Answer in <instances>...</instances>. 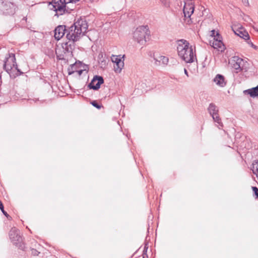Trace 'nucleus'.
Segmentation results:
<instances>
[{
  "label": "nucleus",
  "mask_w": 258,
  "mask_h": 258,
  "mask_svg": "<svg viewBox=\"0 0 258 258\" xmlns=\"http://www.w3.org/2000/svg\"><path fill=\"white\" fill-rule=\"evenodd\" d=\"M74 41L68 40V42L63 43L62 44V49L64 54L60 53V50L57 49L55 50V53L57 57L59 59H65L66 56H72L73 55V51L75 49V44Z\"/></svg>",
  "instance_id": "20e7f679"
},
{
  "label": "nucleus",
  "mask_w": 258,
  "mask_h": 258,
  "mask_svg": "<svg viewBox=\"0 0 258 258\" xmlns=\"http://www.w3.org/2000/svg\"><path fill=\"white\" fill-rule=\"evenodd\" d=\"M104 83L103 77L99 76H95L91 82L88 85L90 89L97 90L100 87V85Z\"/></svg>",
  "instance_id": "f8f14e48"
},
{
  "label": "nucleus",
  "mask_w": 258,
  "mask_h": 258,
  "mask_svg": "<svg viewBox=\"0 0 258 258\" xmlns=\"http://www.w3.org/2000/svg\"><path fill=\"white\" fill-rule=\"evenodd\" d=\"M73 3L72 0H53L50 4V9L56 12V15H61L65 11L66 5Z\"/></svg>",
  "instance_id": "423d86ee"
},
{
  "label": "nucleus",
  "mask_w": 258,
  "mask_h": 258,
  "mask_svg": "<svg viewBox=\"0 0 258 258\" xmlns=\"http://www.w3.org/2000/svg\"><path fill=\"white\" fill-rule=\"evenodd\" d=\"M155 64L157 66H159L161 64H167L168 62V58L165 56H158L154 57Z\"/></svg>",
  "instance_id": "f3484780"
},
{
  "label": "nucleus",
  "mask_w": 258,
  "mask_h": 258,
  "mask_svg": "<svg viewBox=\"0 0 258 258\" xmlns=\"http://www.w3.org/2000/svg\"><path fill=\"white\" fill-rule=\"evenodd\" d=\"M9 237L12 242L21 249H24L22 236L19 231L15 227L12 228L9 232Z\"/></svg>",
  "instance_id": "0eeeda50"
},
{
  "label": "nucleus",
  "mask_w": 258,
  "mask_h": 258,
  "mask_svg": "<svg viewBox=\"0 0 258 258\" xmlns=\"http://www.w3.org/2000/svg\"><path fill=\"white\" fill-rule=\"evenodd\" d=\"M82 70L79 71V74L80 75H81V73H82Z\"/></svg>",
  "instance_id": "7c9ffc66"
},
{
  "label": "nucleus",
  "mask_w": 258,
  "mask_h": 258,
  "mask_svg": "<svg viewBox=\"0 0 258 258\" xmlns=\"http://www.w3.org/2000/svg\"><path fill=\"white\" fill-rule=\"evenodd\" d=\"M31 251L32 254L34 256L38 255V253H39L37 250L35 249H32Z\"/></svg>",
  "instance_id": "b1692460"
},
{
  "label": "nucleus",
  "mask_w": 258,
  "mask_h": 258,
  "mask_svg": "<svg viewBox=\"0 0 258 258\" xmlns=\"http://www.w3.org/2000/svg\"><path fill=\"white\" fill-rule=\"evenodd\" d=\"M212 35H214V34H215V30H213V31H212Z\"/></svg>",
  "instance_id": "c85d7f7f"
},
{
  "label": "nucleus",
  "mask_w": 258,
  "mask_h": 258,
  "mask_svg": "<svg viewBox=\"0 0 258 258\" xmlns=\"http://www.w3.org/2000/svg\"><path fill=\"white\" fill-rule=\"evenodd\" d=\"M213 40L210 41V45L215 49H218L221 51H223L225 49V46L221 40V36L218 33H216V36H214Z\"/></svg>",
  "instance_id": "9d476101"
},
{
  "label": "nucleus",
  "mask_w": 258,
  "mask_h": 258,
  "mask_svg": "<svg viewBox=\"0 0 258 258\" xmlns=\"http://www.w3.org/2000/svg\"><path fill=\"white\" fill-rule=\"evenodd\" d=\"M91 104L97 108V109H100L101 108V105H99L96 101H93L91 102Z\"/></svg>",
  "instance_id": "4be33fe9"
},
{
  "label": "nucleus",
  "mask_w": 258,
  "mask_h": 258,
  "mask_svg": "<svg viewBox=\"0 0 258 258\" xmlns=\"http://www.w3.org/2000/svg\"><path fill=\"white\" fill-rule=\"evenodd\" d=\"M245 93L249 94L251 97H255L258 96V85L251 89L245 90Z\"/></svg>",
  "instance_id": "a211bd4d"
},
{
  "label": "nucleus",
  "mask_w": 258,
  "mask_h": 258,
  "mask_svg": "<svg viewBox=\"0 0 258 258\" xmlns=\"http://www.w3.org/2000/svg\"><path fill=\"white\" fill-rule=\"evenodd\" d=\"M0 209L1 210L3 213L7 217H9L8 213L4 210V206L2 202L0 201Z\"/></svg>",
  "instance_id": "412c9836"
},
{
  "label": "nucleus",
  "mask_w": 258,
  "mask_h": 258,
  "mask_svg": "<svg viewBox=\"0 0 258 258\" xmlns=\"http://www.w3.org/2000/svg\"><path fill=\"white\" fill-rule=\"evenodd\" d=\"M244 3H246V4H248V0H243V1Z\"/></svg>",
  "instance_id": "c756f323"
},
{
  "label": "nucleus",
  "mask_w": 258,
  "mask_h": 258,
  "mask_svg": "<svg viewBox=\"0 0 258 258\" xmlns=\"http://www.w3.org/2000/svg\"><path fill=\"white\" fill-rule=\"evenodd\" d=\"M247 41V43L250 45L252 47L254 48V49H256V46L255 45H254L253 43L250 41V40H249V39Z\"/></svg>",
  "instance_id": "a878e982"
},
{
  "label": "nucleus",
  "mask_w": 258,
  "mask_h": 258,
  "mask_svg": "<svg viewBox=\"0 0 258 258\" xmlns=\"http://www.w3.org/2000/svg\"><path fill=\"white\" fill-rule=\"evenodd\" d=\"M112 61L115 63V66H114V71L116 73H120L124 66L123 61L121 60L120 58L115 56L112 57Z\"/></svg>",
  "instance_id": "2eb2a0df"
},
{
  "label": "nucleus",
  "mask_w": 258,
  "mask_h": 258,
  "mask_svg": "<svg viewBox=\"0 0 258 258\" xmlns=\"http://www.w3.org/2000/svg\"><path fill=\"white\" fill-rule=\"evenodd\" d=\"M149 33L147 26H142L137 28L133 33V38L138 43L144 44L148 38Z\"/></svg>",
  "instance_id": "39448f33"
},
{
  "label": "nucleus",
  "mask_w": 258,
  "mask_h": 258,
  "mask_svg": "<svg viewBox=\"0 0 258 258\" xmlns=\"http://www.w3.org/2000/svg\"><path fill=\"white\" fill-rule=\"evenodd\" d=\"M243 63V60L237 56L234 57L231 61V64L233 68L236 70L237 73L240 72L243 69L242 66Z\"/></svg>",
  "instance_id": "ddd939ff"
},
{
  "label": "nucleus",
  "mask_w": 258,
  "mask_h": 258,
  "mask_svg": "<svg viewBox=\"0 0 258 258\" xmlns=\"http://www.w3.org/2000/svg\"><path fill=\"white\" fill-rule=\"evenodd\" d=\"M212 116V118H213L214 121L219 124V125H218L219 128H221V127L223 126V123L221 122V118H220V117L218 115V113L214 114Z\"/></svg>",
  "instance_id": "aec40b11"
},
{
  "label": "nucleus",
  "mask_w": 258,
  "mask_h": 258,
  "mask_svg": "<svg viewBox=\"0 0 258 258\" xmlns=\"http://www.w3.org/2000/svg\"><path fill=\"white\" fill-rule=\"evenodd\" d=\"M177 43V51L179 57L186 63L193 62L196 59L195 46L190 45L184 39L178 40Z\"/></svg>",
  "instance_id": "f257e3e1"
},
{
  "label": "nucleus",
  "mask_w": 258,
  "mask_h": 258,
  "mask_svg": "<svg viewBox=\"0 0 258 258\" xmlns=\"http://www.w3.org/2000/svg\"><path fill=\"white\" fill-rule=\"evenodd\" d=\"M67 29L65 25H59L54 30V36L57 40H59L61 38L65 33L67 34Z\"/></svg>",
  "instance_id": "4468645a"
},
{
  "label": "nucleus",
  "mask_w": 258,
  "mask_h": 258,
  "mask_svg": "<svg viewBox=\"0 0 258 258\" xmlns=\"http://www.w3.org/2000/svg\"><path fill=\"white\" fill-rule=\"evenodd\" d=\"M232 30L235 34L245 40L249 39V36L247 31L240 25H234Z\"/></svg>",
  "instance_id": "9b49d317"
},
{
  "label": "nucleus",
  "mask_w": 258,
  "mask_h": 258,
  "mask_svg": "<svg viewBox=\"0 0 258 258\" xmlns=\"http://www.w3.org/2000/svg\"><path fill=\"white\" fill-rule=\"evenodd\" d=\"M88 24L84 19H80L67 29L66 37L68 40L76 42L86 32Z\"/></svg>",
  "instance_id": "f03ea898"
},
{
  "label": "nucleus",
  "mask_w": 258,
  "mask_h": 258,
  "mask_svg": "<svg viewBox=\"0 0 258 258\" xmlns=\"http://www.w3.org/2000/svg\"><path fill=\"white\" fill-rule=\"evenodd\" d=\"M4 69L11 77L14 78L16 76L26 73L28 71L27 68L23 70L18 68L16 62L15 55L13 53H9L6 54L4 60Z\"/></svg>",
  "instance_id": "7ed1b4c3"
},
{
  "label": "nucleus",
  "mask_w": 258,
  "mask_h": 258,
  "mask_svg": "<svg viewBox=\"0 0 258 258\" xmlns=\"http://www.w3.org/2000/svg\"><path fill=\"white\" fill-rule=\"evenodd\" d=\"M255 170L257 172V174H258V164H257L255 166Z\"/></svg>",
  "instance_id": "cd10ccee"
},
{
  "label": "nucleus",
  "mask_w": 258,
  "mask_h": 258,
  "mask_svg": "<svg viewBox=\"0 0 258 258\" xmlns=\"http://www.w3.org/2000/svg\"><path fill=\"white\" fill-rule=\"evenodd\" d=\"M214 82L216 84L220 87H223L226 84V82L223 76L220 74H218L214 79Z\"/></svg>",
  "instance_id": "dca6fc26"
},
{
  "label": "nucleus",
  "mask_w": 258,
  "mask_h": 258,
  "mask_svg": "<svg viewBox=\"0 0 258 258\" xmlns=\"http://www.w3.org/2000/svg\"><path fill=\"white\" fill-rule=\"evenodd\" d=\"M184 74H185L187 76H188L187 71V70H186L185 69H184Z\"/></svg>",
  "instance_id": "bb28decb"
},
{
  "label": "nucleus",
  "mask_w": 258,
  "mask_h": 258,
  "mask_svg": "<svg viewBox=\"0 0 258 258\" xmlns=\"http://www.w3.org/2000/svg\"><path fill=\"white\" fill-rule=\"evenodd\" d=\"M252 188L254 195L256 196V198L258 197V188L256 187L252 186Z\"/></svg>",
  "instance_id": "5701e85b"
},
{
  "label": "nucleus",
  "mask_w": 258,
  "mask_h": 258,
  "mask_svg": "<svg viewBox=\"0 0 258 258\" xmlns=\"http://www.w3.org/2000/svg\"><path fill=\"white\" fill-rule=\"evenodd\" d=\"M208 111L211 116L218 113L217 107L213 103H210L208 107Z\"/></svg>",
  "instance_id": "6ab92c4d"
},
{
  "label": "nucleus",
  "mask_w": 258,
  "mask_h": 258,
  "mask_svg": "<svg viewBox=\"0 0 258 258\" xmlns=\"http://www.w3.org/2000/svg\"><path fill=\"white\" fill-rule=\"evenodd\" d=\"M247 41V43L250 45L252 47L254 48V49H256V46L255 45H254L253 43L250 41V40H249V39Z\"/></svg>",
  "instance_id": "393cba45"
},
{
  "label": "nucleus",
  "mask_w": 258,
  "mask_h": 258,
  "mask_svg": "<svg viewBox=\"0 0 258 258\" xmlns=\"http://www.w3.org/2000/svg\"><path fill=\"white\" fill-rule=\"evenodd\" d=\"M72 74V73H69V75H71Z\"/></svg>",
  "instance_id": "2f4dec72"
},
{
  "label": "nucleus",
  "mask_w": 258,
  "mask_h": 258,
  "mask_svg": "<svg viewBox=\"0 0 258 258\" xmlns=\"http://www.w3.org/2000/svg\"><path fill=\"white\" fill-rule=\"evenodd\" d=\"M15 6L13 3L0 0V9L3 11L4 13L13 15L15 12Z\"/></svg>",
  "instance_id": "1a4fd4ad"
},
{
  "label": "nucleus",
  "mask_w": 258,
  "mask_h": 258,
  "mask_svg": "<svg viewBox=\"0 0 258 258\" xmlns=\"http://www.w3.org/2000/svg\"><path fill=\"white\" fill-rule=\"evenodd\" d=\"M194 9L195 6L191 1L185 3L183 11L185 20L188 24L192 23L191 16L194 12Z\"/></svg>",
  "instance_id": "6e6552de"
}]
</instances>
